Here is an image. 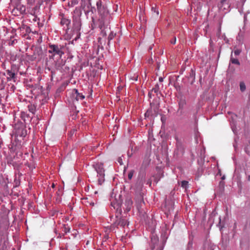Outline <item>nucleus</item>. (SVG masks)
<instances>
[{"label":"nucleus","instance_id":"obj_1","mask_svg":"<svg viewBox=\"0 0 250 250\" xmlns=\"http://www.w3.org/2000/svg\"><path fill=\"white\" fill-rule=\"evenodd\" d=\"M96 6L99 15L97 24L98 27L103 32L109 25L112 17L106 4L104 3L102 0L97 1Z\"/></svg>","mask_w":250,"mask_h":250},{"label":"nucleus","instance_id":"obj_2","mask_svg":"<svg viewBox=\"0 0 250 250\" xmlns=\"http://www.w3.org/2000/svg\"><path fill=\"white\" fill-rule=\"evenodd\" d=\"M7 80V92L9 94L14 93L15 90L14 83L16 82V65L12 64L10 69L6 71Z\"/></svg>","mask_w":250,"mask_h":250},{"label":"nucleus","instance_id":"obj_3","mask_svg":"<svg viewBox=\"0 0 250 250\" xmlns=\"http://www.w3.org/2000/svg\"><path fill=\"white\" fill-rule=\"evenodd\" d=\"M72 29L74 32L80 35V30L82 27L81 16L82 15V11L79 7H76L75 10L72 13Z\"/></svg>","mask_w":250,"mask_h":250},{"label":"nucleus","instance_id":"obj_4","mask_svg":"<svg viewBox=\"0 0 250 250\" xmlns=\"http://www.w3.org/2000/svg\"><path fill=\"white\" fill-rule=\"evenodd\" d=\"M12 140L11 144L9 145V148L10 152L9 155L7 156V164L9 165H12L14 169L16 168V162L14 161V159L16 157L15 152L16 151V145H14V142H16V134L13 132L11 134Z\"/></svg>","mask_w":250,"mask_h":250},{"label":"nucleus","instance_id":"obj_5","mask_svg":"<svg viewBox=\"0 0 250 250\" xmlns=\"http://www.w3.org/2000/svg\"><path fill=\"white\" fill-rule=\"evenodd\" d=\"M113 206L114 208H116V212L115 214L116 220L114 222V225L116 226H120L122 227H124L126 225L128 226L129 222L126 219L123 218L121 216L122 211L119 204H118L116 206Z\"/></svg>","mask_w":250,"mask_h":250},{"label":"nucleus","instance_id":"obj_6","mask_svg":"<svg viewBox=\"0 0 250 250\" xmlns=\"http://www.w3.org/2000/svg\"><path fill=\"white\" fill-rule=\"evenodd\" d=\"M49 49L48 53L52 54L51 56H50V58H53L55 55H58L60 57L64 54L63 49L64 46L63 45L59 44H49Z\"/></svg>","mask_w":250,"mask_h":250},{"label":"nucleus","instance_id":"obj_7","mask_svg":"<svg viewBox=\"0 0 250 250\" xmlns=\"http://www.w3.org/2000/svg\"><path fill=\"white\" fill-rule=\"evenodd\" d=\"M95 170L97 171L99 184L101 185L104 181V170L102 164L97 163L94 165Z\"/></svg>","mask_w":250,"mask_h":250},{"label":"nucleus","instance_id":"obj_8","mask_svg":"<svg viewBox=\"0 0 250 250\" xmlns=\"http://www.w3.org/2000/svg\"><path fill=\"white\" fill-rule=\"evenodd\" d=\"M59 19L60 20V24L63 27L67 32L70 29L71 20L68 17L66 16L63 13H60L59 15Z\"/></svg>","mask_w":250,"mask_h":250},{"label":"nucleus","instance_id":"obj_9","mask_svg":"<svg viewBox=\"0 0 250 250\" xmlns=\"http://www.w3.org/2000/svg\"><path fill=\"white\" fill-rule=\"evenodd\" d=\"M27 134L26 130L25 129V124L21 122H18L17 123V136L23 137H25Z\"/></svg>","mask_w":250,"mask_h":250},{"label":"nucleus","instance_id":"obj_10","mask_svg":"<svg viewBox=\"0 0 250 250\" xmlns=\"http://www.w3.org/2000/svg\"><path fill=\"white\" fill-rule=\"evenodd\" d=\"M158 237L155 234H152L151 237V242L152 244L151 250H153L156 248V250H163V246L162 245H158Z\"/></svg>","mask_w":250,"mask_h":250},{"label":"nucleus","instance_id":"obj_11","mask_svg":"<svg viewBox=\"0 0 250 250\" xmlns=\"http://www.w3.org/2000/svg\"><path fill=\"white\" fill-rule=\"evenodd\" d=\"M71 96L73 102H74V100L76 101L82 100L85 98V96L82 93H80L76 89H73L72 90Z\"/></svg>","mask_w":250,"mask_h":250},{"label":"nucleus","instance_id":"obj_12","mask_svg":"<svg viewBox=\"0 0 250 250\" xmlns=\"http://www.w3.org/2000/svg\"><path fill=\"white\" fill-rule=\"evenodd\" d=\"M91 0H81V7L84 10L85 14L89 13L88 9L91 7Z\"/></svg>","mask_w":250,"mask_h":250},{"label":"nucleus","instance_id":"obj_13","mask_svg":"<svg viewBox=\"0 0 250 250\" xmlns=\"http://www.w3.org/2000/svg\"><path fill=\"white\" fill-rule=\"evenodd\" d=\"M17 10L19 11L20 14H23L25 13L26 11L25 6L17 1Z\"/></svg>","mask_w":250,"mask_h":250},{"label":"nucleus","instance_id":"obj_14","mask_svg":"<svg viewBox=\"0 0 250 250\" xmlns=\"http://www.w3.org/2000/svg\"><path fill=\"white\" fill-rule=\"evenodd\" d=\"M8 243L6 234L3 232H0V247L2 244Z\"/></svg>","mask_w":250,"mask_h":250},{"label":"nucleus","instance_id":"obj_15","mask_svg":"<svg viewBox=\"0 0 250 250\" xmlns=\"http://www.w3.org/2000/svg\"><path fill=\"white\" fill-rule=\"evenodd\" d=\"M132 201L130 198H127L125 199V206L126 207L125 208V210L126 211H129L130 210L131 207L132 205Z\"/></svg>","mask_w":250,"mask_h":250},{"label":"nucleus","instance_id":"obj_16","mask_svg":"<svg viewBox=\"0 0 250 250\" xmlns=\"http://www.w3.org/2000/svg\"><path fill=\"white\" fill-rule=\"evenodd\" d=\"M14 38V35H12L10 36V39L7 40L6 42L9 45L13 46L15 43V39H13Z\"/></svg>","mask_w":250,"mask_h":250},{"label":"nucleus","instance_id":"obj_17","mask_svg":"<svg viewBox=\"0 0 250 250\" xmlns=\"http://www.w3.org/2000/svg\"><path fill=\"white\" fill-rule=\"evenodd\" d=\"M152 92H154V93H156L157 94L159 91V86L158 84H156L155 86L152 88L151 90Z\"/></svg>","mask_w":250,"mask_h":250},{"label":"nucleus","instance_id":"obj_18","mask_svg":"<svg viewBox=\"0 0 250 250\" xmlns=\"http://www.w3.org/2000/svg\"><path fill=\"white\" fill-rule=\"evenodd\" d=\"M70 228L68 225H63V231L65 233H67V232H69L70 231Z\"/></svg>","mask_w":250,"mask_h":250},{"label":"nucleus","instance_id":"obj_19","mask_svg":"<svg viewBox=\"0 0 250 250\" xmlns=\"http://www.w3.org/2000/svg\"><path fill=\"white\" fill-rule=\"evenodd\" d=\"M79 2L78 0H72L70 2L68 3V5L70 7H73L77 5Z\"/></svg>","mask_w":250,"mask_h":250},{"label":"nucleus","instance_id":"obj_20","mask_svg":"<svg viewBox=\"0 0 250 250\" xmlns=\"http://www.w3.org/2000/svg\"><path fill=\"white\" fill-rule=\"evenodd\" d=\"M230 62H231L232 63L240 65V62L239 61L236 59L233 58L232 57V55H231Z\"/></svg>","mask_w":250,"mask_h":250},{"label":"nucleus","instance_id":"obj_21","mask_svg":"<svg viewBox=\"0 0 250 250\" xmlns=\"http://www.w3.org/2000/svg\"><path fill=\"white\" fill-rule=\"evenodd\" d=\"M29 111L31 112L32 113H34L36 108L34 105L30 104L28 106Z\"/></svg>","mask_w":250,"mask_h":250},{"label":"nucleus","instance_id":"obj_22","mask_svg":"<svg viewBox=\"0 0 250 250\" xmlns=\"http://www.w3.org/2000/svg\"><path fill=\"white\" fill-rule=\"evenodd\" d=\"M188 183L187 181H183L181 182V187L186 189L188 187Z\"/></svg>","mask_w":250,"mask_h":250},{"label":"nucleus","instance_id":"obj_23","mask_svg":"<svg viewBox=\"0 0 250 250\" xmlns=\"http://www.w3.org/2000/svg\"><path fill=\"white\" fill-rule=\"evenodd\" d=\"M40 6L38 5H36L32 10V12L33 14H37L38 12H39Z\"/></svg>","mask_w":250,"mask_h":250},{"label":"nucleus","instance_id":"obj_24","mask_svg":"<svg viewBox=\"0 0 250 250\" xmlns=\"http://www.w3.org/2000/svg\"><path fill=\"white\" fill-rule=\"evenodd\" d=\"M240 89L242 92L246 90V85L244 83L241 82L240 83Z\"/></svg>","mask_w":250,"mask_h":250},{"label":"nucleus","instance_id":"obj_25","mask_svg":"<svg viewBox=\"0 0 250 250\" xmlns=\"http://www.w3.org/2000/svg\"><path fill=\"white\" fill-rule=\"evenodd\" d=\"M7 244L8 243H5L4 244H2L0 247V250H7Z\"/></svg>","mask_w":250,"mask_h":250},{"label":"nucleus","instance_id":"obj_26","mask_svg":"<svg viewBox=\"0 0 250 250\" xmlns=\"http://www.w3.org/2000/svg\"><path fill=\"white\" fill-rule=\"evenodd\" d=\"M24 144V142H23L21 144V142L20 141V143H19V141H17V145H16V146H17V148H21L23 146Z\"/></svg>","mask_w":250,"mask_h":250},{"label":"nucleus","instance_id":"obj_27","mask_svg":"<svg viewBox=\"0 0 250 250\" xmlns=\"http://www.w3.org/2000/svg\"><path fill=\"white\" fill-rule=\"evenodd\" d=\"M133 173H134V171L133 170H131L129 172L128 174V178L129 179V180H131L132 178V176L133 175Z\"/></svg>","mask_w":250,"mask_h":250},{"label":"nucleus","instance_id":"obj_28","mask_svg":"<svg viewBox=\"0 0 250 250\" xmlns=\"http://www.w3.org/2000/svg\"><path fill=\"white\" fill-rule=\"evenodd\" d=\"M241 52V50L239 49H236L233 51V53L235 56L239 55Z\"/></svg>","mask_w":250,"mask_h":250},{"label":"nucleus","instance_id":"obj_29","mask_svg":"<svg viewBox=\"0 0 250 250\" xmlns=\"http://www.w3.org/2000/svg\"><path fill=\"white\" fill-rule=\"evenodd\" d=\"M88 10H89V13L91 12L92 13H94V12L95 11V9L94 7H92V5H91V7L88 9Z\"/></svg>","mask_w":250,"mask_h":250},{"label":"nucleus","instance_id":"obj_30","mask_svg":"<svg viewBox=\"0 0 250 250\" xmlns=\"http://www.w3.org/2000/svg\"><path fill=\"white\" fill-rule=\"evenodd\" d=\"M176 38L175 37H174L173 39L170 41V43L171 44H174L176 43Z\"/></svg>","mask_w":250,"mask_h":250},{"label":"nucleus","instance_id":"obj_31","mask_svg":"<svg viewBox=\"0 0 250 250\" xmlns=\"http://www.w3.org/2000/svg\"><path fill=\"white\" fill-rule=\"evenodd\" d=\"M185 104V102L184 101L183 102H180L179 103V107L180 108H182L184 106Z\"/></svg>","mask_w":250,"mask_h":250},{"label":"nucleus","instance_id":"obj_32","mask_svg":"<svg viewBox=\"0 0 250 250\" xmlns=\"http://www.w3.org/2000/svg\"><path fill=\"white\" fill-rule=\"evenodd\" d=\"M13 217H14V220L13 221V224L11 225V228H14L15 229H16V227L14 226V224L15 221H16V216H14Z\"/></svg>","mask_w":250,"mask_h":250},{"label":"nucleus","instance_id":"obj_33","mask_svg":"<svg viewBox=\"0 0 250 250\" xmlns=\"http://www.w3.org/2000/svg\"><path fill=\"white\" fill-rule=\"evenodd\" d=\"M14 6V8L12 9V13H13V15L14 16H16V14H14V11H15V9L16 8V6L15 5H13Z\"/></svg>","mask_w":250,"mask_h":250},{"label":"nucleus","instance_id":"obj_34","mask_svg":"<svg viewBox=\"0 0 250 250\" xmlns=\"http://www.w3.org/2000/svg\"><path fill=\"white\" fill-rule=\"evenodd\" d=\"M13 113L14 120H16V111L14 110Z\"/></svg>","mask_w":250,"mask_h":250},{"label":"nucleus","instance_id":"obj_35","mask_svg":"<svg viewBox=\"0 0 250 250\" xmlns=\"http://www.w3.org/2000/svg\"><path fill=\"white\" fill-rule=\"evenodd\" d=\"M163 80H164V79H163V78H162V77H159V82H163Z\"/></svg>","mask_w":250,"mask_h":250},{"label":"nucleus","instance_id":"obj_36","mask_svg":"<svg viewBox=\"0 0 250 250\" xmlns=\"http://www.w3.org/2000/svg\"><path fill=\"white\" fill-rule=\"evenodd\" d=\"M152 91H151L150 92H149L148 93V96H149V97H150V98H151V95H152Z\"/></svg>","mask_w":250,"mask_h":250},{"label":"nucleus","instance_id":"obj_37","mask_svg":"<svg viewBox=\"0 0 250 250\" xmlns=\"http://www.w3.org/2000/svg\"><path fill=\"white\" fill-rule=\"evenodd\" d=\"M14 174H15V175H14L15 178H14V182H16V172H15Z\"/></svg>","mask_w":250,"mask_h":250},{"label":"nucleus","instance_id":"obj_38","mask_svg":"<svg viewBox=\"0 0 250 250\" xmlns=\"http://www.w3.org/2000/svg\"><path fill=\"white\" fill-rule=\"evenodd\" d=\"M145 175H143L142 177V180H143H143H145Z\"/></svg>","mask_w":250,"mask_h":250},{"label":"nucleus","instance_id":"obj_39","mask_svg":"<svg viewBox=\"0 0 250 250\" xmlns=\"http://www.w3.org/2000/svg\"><path fill=\"white\" fill-rule=\"evenodd\" d=\"M121 159H119V160H118V162L120 163L121 165H122V163H121Z\"/></svg>","mask_w":250,"mask_h":250},{"label":"nucleus","instance_id":"obj_40","mask_svg":"<svg viewBox=\"0 0 250 250\" xmlns=\"http://www.w3.org/2000/svg\"><path fill=\"white\" fill-rule=\"evenodd\" d=\"M248 180L250 181V175L248 176Z\"/></svg>","mask_w":250,"mask_h":250},{"label":"nucleus","instance_id":"obj_41","mask_svg":"<svg viewBox=\"0 0 250 250\" xmlns=\"http://www.w3.org/2000/svg\"><path fill=\"white\" fill-rule=\"evenodd\" d=\"M226 0H222L221 2L222 3H223Z\"/></svg>","mask_w":250,"mask_h":250},{"label":"nucleus","instance_id":"obj_42","mask_svg":"<svg viewBox=\"0 0 250 250\" xmlns=\"http://www.w3.org/2000/svg\"><path fill=\"white\" fill-rule=\"evenodd\" d=\"M24 116V114H23V115L22 114L21 115V118H23Z\"/></svg>","mask_w":250,"mask_h":250},{"label":"nucleus","instance_id":"obj_43","mask_svg":"<svg viewBox=\"0 0 250 250\" xmlns=\"http://www.w3.org/2000/svg\"><path fill=\"white\" fill-rule=\"evenodd\" d=\"M52 187L53 188H54V187H55V185H54V184H52Z\"/></svg>","mask_w":250,"mask_h":250},{"label":"nucleus","instance_id":"obj_44","mask_svg":"<svg viewBox=\"0 0 250 250\" xmlns=\"http://www.w3.org/2000/svg\"><path fill=\"white\" fill-rule=\"evenodd\" d=\"M15 0H11V2H14Z\"/></svg>","mask_w":250,"mask_h":250},{"label":"nucleus","instance_id":"obj_45","mask_svg":"<svg viewBox=\"0 0 250 250\" xmlns=\"http://www.w3.org/2000/svg\"><path fill=\"white\" fill-rule=\"evenodd\" d=\"M16 31V30H15V29L13 28V29H12V31Z\"/></svg>","mask_w":250,"mask_h":250},{"label":"nucleus","instance_id":"obj_46","mask_svg":"<svg viewBox=\"0 0 250 250\" xmlns=\"http://www.w3.org/2000/svg\"><path fill=\"white\" fill-rule=\"evenodd\" d=\"M147 113H145V117H146Z\"/></svg>","mask_w":250,"mask_h":250},{"label":"nucleus","instance_id":"obj_47","mask_svg":"<svg viewBox=\"0 0 250 250\" xmlns=\"http://www.w3.org/2000/svg\"><path fill=\"white\" fill-rule=\"evenodd\" d=\"M18 186V183H17L16 187H17Z\"/></svg>","mask_w":250,"mask_h":250},{"label":"nucleus","instance_id":"obj_48","mask_svg":"<svg viewBox=\"0 0 250 250\" xmlns=\"http://www.w3.org/2000/svg\"><path fill=\"white\" fill-rule=\"evenodd\" d=\"M13 238L14 239V238H15V235H13Z\"/></svg>","mask_w":250,"mask_h":250}]
</instances>
